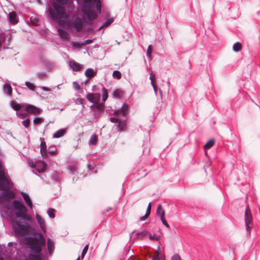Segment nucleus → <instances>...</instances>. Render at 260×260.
<instances>
[{
	"mask_svg": "<svg viewBox=\"0 0 260 260\" xmlns=\"http://www.w3.org/2000/svg\"><path fill=\"white\" fill-rule=\"evenodd\" d=\"M6 215L12 221V230L16 235H25L26 231L24 228L29 226L32 220L25 215L27 208L21 199L13 200L11 203L6 205Z\"/></svg>",
	"mask_w": 260,
	"mask_h": 260,
	"instance_id": "obj_1",
	"label": "nucleus"
},
{
	"mask_svg": "<svg viewBox=\"0 0 260 260\" xmlns=\"http://www.w3.org/2000/svg\"><path fill=\"white\" fill-rule=\"evenodd\" d=\"M62 0L59 1V3H56L55 5V10H52L51 6L52 2L51 0H49L46 3V11L48 18L53 22H58L62 18H65L67 14L64 11L65 8L67 11L73 12L75 11L76 7L71 0L64 1L62 3Z\"/></svg>",
	"mask_w": 260,
	"mask_h": 260,
	"instance_id": "obj_2",
	"label": "nucleus"
},
{
	"mask_svg": "<svg viewBox=\"0 0 260 260\" xmlns=\"http://www.w3.org/2000/svg\"><path fill=\"white\" fill-rule=\"evenodd\" d=\"M102 0H83L81 7L82 17L85 21H93L99 20V14L102 13L101 2Z\"/></svg>",
	"mask_w": 260,
	"mask_h": 260,
	"instance_id": "obj_3",
	"label": "nucleus"
},
{
	"mask_svg": "<svg viewBox=\"0 0 260 260\" xmlns=\"http://www.w3.org/2000/svg\"><path fill=\"white\" fill-rule=\"evenodd\" d=\"M27 256L24 258V260H48L47 255V248H43L41 246L29 247Z\"/></svg>",
	"mask_w": 260,
	"mask_h": 260,
	"instance_id": "obj_4",
	"label": "nucleus"
},
{
	"mask_svg": "<svg viewBox=\"0 0 260 260\" xmlns=\"http://www.w3.org/2000/svg\"><path fill=\"white\" fill-rule=\"evenodd\" d=\"M66 165V168L70 175L77 176L79 174V162L77 159L73 158H69L67 161Z\"/></svg>",
	"mask_w": 260,
	"mask_h": 260,
	"instance_id": "obj_5",
	"label": "nucleus"
},
{
	"mask_svg": "<svg viewBox=\"0 0 260 260\" xmlns=\"http://www.w3.org/2000/svg\"><path fill=\"white\" fill-rule=\"evenodd\" d=\"M43 160V159L42 158L34 161L32 159L29 158L28 159V164L31 168L35 169L39 174H41L46 170V167Z\"/></svg>",
	"mask_w": 260,
	"mask_h": 260,
	"instance_id": "obj_6",
	"label": "nucleus"
},
{
	"mask_svg": "<svg viewBox=\"0 0 260 260\" xmlns=\"http://www.w3.org/2000/svg\"><path fill=\"white\" fill-rule=\"evenodd\" d=\"M29 234L27 238L29 239L37 240L41 238L43 234L38 229L35 228H29Z\"/></svg>",
	"mask_w": 260,
	"mask_h": 260,
	"instance_id": "obj_7",
	"label": "nucleus"
},
{
	"mask_svg": "<svg viewBox=\"0 0 260 260\" xmlns=\"http://www.w3.org/2000/svg\"><path fill=\"white\" fill-rule=\"evenodd\" d=\"M105 111V106L103 104H98V107L94 109L93 111H90V113L96 119H99Z\"/></svg>",
	"mask_w": 260,
	"mask_h": 260,
	"instance_id": "obj_8",
	"label": "nucleus"
},
{
	"mask_svg": "<svg viewBox=\"0 0 260 260\" xmlns=\"http://www.w3.org/2000/svg\"><path fill=\"white\" fill-rule=\"evenodd\" d=\"M40 62L44 69L47 70L48 72L51 71L55 66L54 62L50 61L44 57H41Z\"/></svg>",
	"mask_w": 260,
	"mask_h": 260,
	"instance_id": "obj_9",
	"label": "nucleus"
},
{
	"mask_svg": "<svg viewBox=\"0 0 260 260\" xmlns=\"http://www.w3.org/2000/svg\"><path fill=\"white\" fill-rule=\"evenodd\" d=\"M24 109L28 112L34 114H40L42 112V110L41 108L30 104H25Z\"/></svg>",
	"mask_w": 260,
	"mask_h": 260,
	"instance_id": "obj_10",
	"label": "nucleus"
},
{
	"mask_svg": "<svg viewBox=\"0 0 260 260\" xmlns=\"http://www.w3.org/2000/svg\"><path fill=\"white\" fill-rule=\"evenodd\" d=\"M128 104L126 102H124L123 103L122 106L116 109L113 111V114H115L120 113L122 115L124 116L126 115L128 112Z\"/></svg>",
	"mask_w": 260,
	"mask_h": 260,
	"instance_id": "obj_11",
	"label": "nucleus"
},
{
	"mask_svg": "<svg viewBox=\"0 0 260 260\" xmlns=\"http://www.w3.org/2000/svg\"><path fill=\"white\" fill-rule=\"evenodd\" d=\"M28 240V239L26 238L24 241L25 243L27 244V245H26L27 249H29V247L30 246H41V247H42L43 248H46V240L44 238L43 235H42V237H41V238L37 240V241H39L40 242V244H36L34 245H32L31 243L27 242Z\"/></svg>",
	"mask_w": 260,
	"mask_h": 260,
	"instance_id": "obj_12",
	"label": "nucleus"
},
{
	"mask_svg": "<svg viewBox=\"0 0 260 260\" xmlns=\"http://www.w3.org/2000/svg\"><path fill=\"white\" fill-rule=\"evenodd\" d=\"M244 218L246 231L247 232H249L253 226L251 213L248 214H244Z\"/></svg>",
	"mask_w": 260,
	"mask_h": 260,
	"instance_id": "obj_13",
	"label": "nucleus"
},
{
	"mask_svg": "<svg viewBox=\"0 0 260 260\" xmlns=\"http://www.w3.org/2000/svg\"><path fill=\"white\" fill-rule=\"evenodd\" d=\"M8 20L12 25H16L19 22V18L17 15L14 12H10L7 16Z\"/></svg>",
	"mask_w": 260,
	"mask_h": 260,
	"instance_id": "obj_14",
	"label": "nucleus"
},
{
	"mask_svg": "<svg viewBox=\"0 0 260 260\" xmlns=\"http://www.w3.org/2000/svg\"><path fill=\"white\" fill-rule=\"evenodd\" d=\"M21 196L24 199L26 204L30 209H32L33 204L29 194L26 192L22 191L20 193Z\"/></svg>",
	"mask_w": 260,
	"mask_h": 260,
	"instance_id": "obj_15",
	"label": "nucleus"
},
{
	"mask_svg": "<svg viewBox=\"0 0 260 260\" xmlns=\"http://www.w3.org/2000/svg\"><path fill=\"white\" fill-rule=\"evenodd\" d=\"M116 129L118 131L122 132L126 131L127 126L126 120H120L118 123H116Z\"/></svg>",
	"mask_w": 260,
	"mask_h": 260,
	"instance_id": "obj_16",
	"label": "nucleus"
},
{
	"mask_svg": "<svg viewBox=\"0 0 260 260\" xmlns=\"http://www.w3.org/2000/svg\"><path fill=\"white\" fill-rule=\"evenodd\" d=\"M36 218L41 229L44 233H46V223L45 220L39 215L36 214Z\"/></svg>",
	"mask_w": 260,
	"mask_h": 260,
	"instance_id": "obj_17",
	"label": "nucleus"
},
{
	"mask_svg": "<svg viewBox=\"0 0 260 260\" xmlns=\"http://www.w3.org/2000/svg\"><path fill=\"white\" fill-rule=\"evenodd\" d=\"M69 67L74 72H79L82 69L83 64L74 61H69Z\"/></svg>",
	"mask_w": 260,
	"mask_h": 260,
	"instance_id": "obj_18",
	"label": "nucleus"
},
{
	"mask_svg": "<svg viewBox=\"0 0 260 260\" xmlns=\"http://www.w3.org/2000/svg\"><path fill=\"white\" fill-rule=\"evenodd\" d=\"M47 249L49 255H51L55 249L54 241L50 238H47Z\"/></svg>",
	"mask_w": 260,
	"mask_h": 260,
	"instance_id": "obj_19",
	"label": "nucleus"
},
{
	"mask_svg": "<svg viewBox=\"0 0 260 260\" xmlns=\"http://www.w3.org/2000/svg\"><path fill=\"white\" fill-rule=\"evenodd\" d=\"M111 94L113 99H120L123 96V92L120 88L113 89L111 92Z\"/></svg>",
	"mask_w": 260,
	"mask_h": 260,
	"instance_id": "obj_20",
	"label": "nucleus"
},
{
	"mask_svg": "<svg viewBox=\"0 0 260 260\" xmlns=\"http://www.w3.org/2000/svg\"><path fill=\"white\" fill-rule=\"evenodd\" d=\"M72 25L74 28H77V31H79L82 26L81 19L78 17L74 18L72 20Z\"/></svg>",
	"mask_w": 260,
	"mask_h": 260,
	"instance_id": "obj_21",
	"label": "nucleus"
},
{
	"mask_svg": "<svg viewBox=\"0 0 260 260\" xmlns=\"http://www.w3.org/2000/svg\"><path fill=\"white\" fill-rule=\"evenodd\" d=\"M40 140L41 141V144L40 145V153L42 155V158L44 160V158L45 157V154L47 152V145L45 142L43 143L42 142V140H44V138H40Z\"/></svg>",
	"mask_w": 260,
	"mask_h": 260,
	"instance_id": "obj_22",
	"label": "nucleus"
},
{
	"mask_svg": "<svg viewBox=\"0 0 260 260\" xmlns=\"http://www.w3.org/2000/svg\"><path fill=\"white\" fill-rule=\"evenodd\" d=\"M67 128H62L56 131L52 135L53 138H60L66 133Z\"/></svg>",
	"mask_w": 260,
	"mask_h": 260,
	"instance_id": "obj_23",
	"label": "nucleus"
},
{
	"mask_svg": "<svg viewBox=\"0 0 260 260\" xmlns=\"http://www.w3.org/2000/svg\"><path fill=\"white\" fill-rule=\"evenodd\" d=\"M156 215L159 216L160 218L165 217V211L161 204H159L157 205Z\"/></svg>",
	"mask_w": 260,
	"mask_h": 260,
	"instance_id": "obj_24",
	"label": "nucleus"
},
{
	"mask_svg": "<svg viewBox=\"0 0 260 260\" xmlns=\"http://www.w3.org/2000/svg\"><path fill=\"white\" fill-rule=\"evenodd\" d=\"M51 178L54 181L58 182L59 186H60L61 176L58 172L56 171H54V172L51 174Z\"/></svg>",
	"mask_w": 260,
	"mask_h": 260,
	"instance_id": "obj_25",
	"label": "nucleus"
},
{
	"mask_svg": "<svg viewBox=\"0 0 260 260\" xmlns=\"http://www.w3.org/2000/svg\"><path fill=\"white\" fill-rule=\"evenodd\" d=\"M215 140L214 138L210 139L208 140L206 143L204 145V149L205 154L206 155V149H210L212 148L214 145L215 144Z\"/></svg>",
	"mask_w": 260,
	"mask_h": 260,
	"instance_id": "obj_26",
	"label": "nucleus"
},
{
	"mask_svg": "<svg viewBox=\"0 0 260 260\" xmlns=\"http://www.w3.org/2000/svg\"><path fill=\"white\" fill-rule=\"evenodd\" d=\"M83 46L82 41H73L71 43V48L73 49L80 50Z\"/></svg>",
	"mask_w": 260,
	"mask_h": 260,
	"instance_id": "obj_27",
	"label": "nucleus"
},
{
	"mask_svg": "<svg viewBox=\"0 0 260 260\" xmlns=\"http://www.w3.org/2000/svg\"><path fill=\"white\" fill-rule=\"evenodd\" d=\"M4 91L8 95L12 93V88L10 83L6 82L3 86Z\"/></svg>",
	"mask_w": 260,
	"mask_h": 260,
	"instance_id": "obj_28",
	"label": "nucleus"
},
{
	"mask_svg": "<svg viewBox=\"0 0 260 260\" xmlns=\"http://www.w3.org/2000/svg\"><path fill=\"white\" fill-rule=\"evenodd\" d=\"M25 104L22 103H16L13 101H12L10 103V106L14 110L17 111L18 108L24 109Z\"/></svg>",
	"mask_w": 260,
	"mask_h": 260,
	"instance_id": "obj_29",
	"label": "nucleus"
},
{
	"mask_svg": "<svg viewBox=\"0 0 260 260\" xmlns=\"http://www.w3.org/2000/svg\"><path fill=\"white\" fill-rule=\"evenodd\" d=\"M102 104H103V105H104L105 104V103L106 102V101H107V100L108 99V96H109L108 90L105 87L103 86L102 88Z\"/></svg>",
	"mask_w": 260,
	"mask_h": 260,
	"instance_id": "obj_30",
	"label": "nucleus"
},
{
	"mask_svg": "<svg viewBox=\"0 0 260 260\" xmlns=\"http://www.w3.org/2000/svg\"><path fill=\"white\" fill-rule=\"evenodd\" d=\"M57 149L56 146L54 145L50 146L48 149L47 150V152L45 154V157L50 156L52 154L54 153L56 151Z\"/></svg>",
	"mask_w": 260,
	"mask_h": 260,
	"instance_id": "obj_31",
	"label": "nucleus"
},
{
	"mask_svg": "<svg viewBox=\"0 0 260 260\" xmlns=\"http://www.w3.org/2000/svg\"><path fill=\"white\" fill-rule=\"evenodd\" d=\"M98 141V135L94 133L90 137L88 144L89 145H95L97 143Z\"/></svg>",
	"mask_w": 260,
	"mask_h": 260,
	"instance_id": "obj_32",
	"label": "nucleus"
},
{
	"mask_svg": "<svg viewBox=\"0 0 260 260\" xmlns=\"http://www.w3.org/2000/svg\"><path fill=\"white\" fill-rule=\"evenodd\" d=\"M242 45L240 42L235 43L233 45V50L235 52H239L242 49Z\"/></svg>",
	"mask_w": 260,
	"mask_h": 260,
	"instance_id": "obj_33",
	"label": "nucleus"
},
{
	"mask_svg": "<svg viewBox=\"0 0 260 260\" xmlns=\"http://www.w3.org/2000/svg\"><path fill=\"white\" fill-rule=\"evenodd\" d=\"M95 73V70H94L92 68H87L85 71V76L87 78H89L93 76H94V74Z\"/></svg>",
	"mask_w": 260,
	"mask_h": 260,
	"instance_id": "obj_34",
	"label": "nucleus"
},
{
	"mask_svg": "<svg viewBox=\"0 0 260 260\" xmlns=\"http://www.w3.org/2000/svg\"><path fill=\"white\" fill-rule=\"evenodd\" d=\"M86 98L87 100L91 103H94L96 101H95V99L94 96V94L92 92H88L86 95Z\"/></svg>",
	"mask_w": 260,
	"mask_h": 260,
	"instance_id": "obj_35",
	"label": "nucleus"
},
{
	"mask_svg": "<svg viewBox=\"0 0 260 260\" xmlns=\"http://www.w3.org/2000/svg\"><path fill=\"white\" fill-rule=\"evenodd\" d=\"M56 212V210L52 208H49L48 209L47 211V213L49 217L51 218H54L55 217V213Z\"/></svg>",
	"mask_w": 260,
	"mask_h": 260,
	"instance_id": "obj_36",
	"label": "nucleus"
},
{
	"mask_svg": "<svg viewBox=\"0 0 260 260\" xmlns=\"http://www.w3.org/2000/svg\"><path fill=\"white\" fill-rule=\"evenodd\" d=\"M25 85L31 91H35L36 86L34 83L27 81L25 82Z\"/></svg>",
	"mask_w": 260,
	"mask_h": 260,
	"instance_id": "obj_37",
	"label": "nucleus"
},
{
	"mask_svg": "<svg viewBox=\"0 0 260 260\" xmlns=\"http://www.w3.org/2000/svg\"><path fill=\"white\" fill-rule=\"evenodd\" d=\"M112 76L114 79L119 80L121 78L122 74L120 71L115 70L112 73Z\"/></svg>",
	"mask_w": 260,
	"mask_h": 260,
	"instance_id": "obj_38",
	"label": "nucleus"
},
{
	"mask_svg": "<svg viewBox=\"0 0 260 260\" xmlns=\"http://www.w3.org/2000/svg\"><path fill=\"white\" fill-rule=\"evenodd\" d=\"M44 119L42 117L36 116L34 119L33 123L35 125H38L41 124Z\"/></svg>",
	"mask_w": 260,
	"mask_h": 260,
	"instance_id": "obj_39",
	"label": "nucleus"
},
{
	"mask_svg": "<svg viewBox=\"0 0 260 260\" xmlns=\"http://www.w3.org/2000/svg\"><path fill=\"white\" fill-rule=\"evenodd\" d=\"M149 232L146 230H143L141 232H138L137 233V236L141 239H142L143 237L146 236H148Z\"/></svg>",
	"mask_w": 260,
	"mask_h": 260,
	"instance_id": "obj_40",
	"label": "nucleus"
},
{
	"mask_svg": "<svg viewBox=\"0 0 260 260\" xmlns=\"http://www.w3.org/2000/svg\"><path fill=\"white\" fill-rule=\"evenodd\" d=\"M114 22V18L113 17H111L110 19L108 18L101 25V26L99 28V29L101 28L104 26H106L108 25H109L111 23H112Z\"/></svg>",
	"mask_w": 260,
	"mask_h": 260,
	"instance_id": "obj_41",
	"label": "nucleus"
},
{
	"mask_svg": "<svg viewBox=\"0 0 260 260\" xmlns=\"http://www.w3.org/2000/svg\"><path fill=\"white\" fill-rule=\"evenodd\" d=\"M148 236L149 239L150 240L158 241L160 239V236L156 235L155 234L152 235L151 233H149Z\"/></svg>",
	"mask_w": 260,
	"mask_h": 260,
	"instance_id": "obj_42",
	"label": "nucleus"
},
{
	"mask_svg": "<svg viewBox=\"0 0 260 260\" xmlns=\"http://www.w3.org/2000/svg\"><path fill=\"white\" fill-rule=\"evenodd\" d=\"M30 119L26 118L22 121V124L26 128H28L30 125Z\"/></svg>",
	"mask_w": 260,
	"mask_h": 260,
	"instance_id": "obj_43",
	"label": "nucleus"
},
{
	"mask_svg": "<svg viewBox=\"0 0 260 260\" xmlns=\"http://www.w3.org/2000/svg\"><path fill=\"white\" fill-rule=\"evenodd\" d=\"M6 40V35L5 34L0 32V47L5 42Z\"/></svg>",
	"mask_w": 260,
	"mask_h": 260,
	"instance_id": "obj_44",
	"label": "nucleus"
},
{
	"mask_svg": "<svg viewBox=\"0 0 260 260\" xmlns=\"http://www.w3.org/2000/svg\"><path fill=\"white\" fill-rule=\"evenodd\" d=\"M88 247H89V245L88 244L85 245V246L83 247V248L82 250L81 254V256L82 258H83L84 257L86 254L87 253L88 249Z\"/></svg>",
	"mask_w": 260,
	"mask_h": 260,
	"instance_id": "obj_45",
	"label": "nucleus"
},
{
	"mask_svg": "<svg viewBox=\"0 0 260 260\" xmlns=\"http://www.w3.org/2000/svg\"><path fill=\"white\" fill-rule=\"evenodd\" d=\"M85 99L83 98H77L76 99L74 100V101L75 103L77 105H83L84 104V103L85 102Z\"/></svg>",
	"mask_w": 260,
	"mask_h": 260,
	"instance_id": "obj_46",
	"label": "nucleus"
},
{
	"mask_svg": "<svg viewBox=\"0 0 260 260\" xmlns=\"http://www.w3.org/2000/svg\"><path fill=\"white\" fill-rule=\"evenodd\" d=\"M17 116L20 119H24L27 116V113L25 112H16Z\"/></svg>",
	"mask_w": 260,
	"mask_h": 260,
	"instance_id": "obj_47",
	"label": "nucleus"
},
{
	"mask_svg": "<svg viewBox=\"0 0 260 260\" xmlns=\"http://www.w3.org/2000/svg\"><path fill=\"white\" fill-rule=\"evenodd\" d=\"M38 77L40 79H43L47 77V73L45 72H41L38 73Z\"/></svg>",
	"mask_w": 260,
	"mask_h": 260,
	"instance_id": "obj_48",
	"label": "nucleus"
},
{
	"mask_svg": "<svg viewBox=\"0 0 260 260\" xmlns=\"http://www.w3.org/2000/svg\"><path fill=\"white\" fill-rule=\"evenodd\" d=\"M30 21L32 24L35 25H37L38 23L40 22V19L37 17H31L30 18Z\"/></svg>",
	"mask_w": 260,
	"mask_h": 260,
	"instance_id": "obj_49",
	"label": "nucleus"
},
{
	"mask_svg": "<svg viewBox=\"0 0 260 260\" xmlns=\"http://www.w3.org/2000/svg\"><path fill=\"white\" fill-rule=\"evenodd\" d=\"M73 87L76 91L81 90V87L77 81H74L73 82Z\"/></svg>",
	"mask_w": 260,
	"mask_h": 260,
	"instance_id": "obj_50",
	"label": "nucleus"
},
{
	"mask_svg": "<svg viewBox=\"0 0 260 260\" xmlns=\"http://www.w3.org/2000/svg\"><path fill=\"white\" fill-rule=\"evenodd\" d=\"M93 41V39H92L91 37L90 38L84 40V41H82L83 45H86L91 44Z\"/></svg>",
	"mask_w": 260,
	"mask_h": 260,
	"instance_id": "obj_51",
	"label": "nucleus"
},
{
	"mask_svg": "<svg viewBox=\"0 0 260 260\" xmlns=\"http://www.w3.org/2000/svg\"><path fill=\"white\" fill-rule=\"evenodd\" d=\"M89 21H85L86 28L90 31H93L94 30V27L92 26L89 23Z\"/></svg>",
	"mask_w": 260,
	"mask_h": 260,
	"instance_id": "obj_52",
	"label": "nucleus"
},
{
	"mask_svg": "<svg viewBox=\"0 0 260 260\" xmlns=\"http://www.w3.org/2000/svg\"><path fill=\"white\" fill-rule=\"evenodd\" d=\"M160 220L164 225H165L166 228H169L170 225L167 220L165 219V217L160 218Z\"/></svg>",
	"mask_w": 260,
	"mask_h": 260,
	"instance_id": "obj_53",
	"label": "nucleus"
},
{
	"mask_svg": "<svg viewBox=\"0 0 260 260\" xmlns=\"http://www.w3.org/2000/svg\"><path fill=\"white\" fill-rule=\"evenodd\" d=\"M171 260H182V259L179 254L175 253L172 256Z\"/></svg>",
	"mask_w": 260,
	"mask_h": 260,
	"instance_id": "obj_54",
	"label": "nucleus"
},
{
	"mask_svg": "<svg viewBox=\"0 0 260 260\" xmlns=\"http://www.w3.org/2000/svg\"><path fill=\"white\" fill-rule=\"evenodd\" d=\"M94 94V96L95 99V101H96L95 103H100L99 102L101 100V94L99 93H95Z\"/></svg>",
	"mask_w": 260,
	"mask_h": 260,
	"instance_id": "obj_55",
	"label": "nucleus"
},
{
	"mask_svg": "<svg viewBox=\"0 0 260 260\" xmlns=\"http://www.w3.org/2000/svg\"><path fill=\"white\" fill-rule=\"evenodd\" d=\"M120 118L118 117H116V116H114V117H110L109 118V120L112 122V123H115V122L116 121H119L120 120Z\"/></svg>",
	"mask_w": 260,
	"mask_h": 260,
	"instance_id": "obj_56",
	"label": "nucleus"
},
{
	"mask_svg": "<svg viewBox=\"0 0 260 260\" xmlns=\"http://www.w3.org/2000/svg\"><path fill=\"white\" fill-rule=\"evenodd\" d=\"M151 81V82H150L151 85L152 86L155 94L157 95V88L158 87H157L155 85V83L154 82V81L152 80V81Z\"/></svg>",
	"mask_w": 260,
	"mask_h": 260,
	"instance_id": "obj_57",
	"label": "nucleus"
},
{
	"mask_svg": "<svg viewBox=\"0 0 260 260\" xmlns=\"http://www.w3.org/2000/svg\"><path fill=\"white\" fill-rule=\"evenodd\" d=\"M94 167H95V165H94L93 166L91 164H87V168H88V171L90 172L91 173H92V170H94Z\"/></svg>",
	"mask_w": 260,
	"mask_h": 260,
	"instance_id": "obj_58",
	"label": "nucleus"
},
{
	"mask_svg": "<svg viewBox=\"0 0 260 260\" xmlns=\"http://www.w3.org/2000/svg\"><path fill=\"white\" fill-rule=\"evenodd\" d=\"M148 214H147V213H145V214L144 216H142V217H141L140 220H138V221H145L148 218Z\"/></svg>",
	"mask_w": 260,
	"mask_h": 260,
	"instance_id": "obj_59",
	"label": "nucleus"
},
{
	"mask_svg": "<svg viewBox=\"0 0 260 260\" xmlns=\"http://www.w3.org/2000/svg\"><path fill=\"white\" fill-rule=\"evenodd\" d=\"M93 105H91V106H89L91 110L90 111H93V110L94 109H96V107H98V103H92Z\"/></svg>",
	"mask_w": 260,
	"mask_h": 260,
	"instance_id": "obj_60",
	"label": "nucleus"
},
{
	"mask_svg": "<svg viewBox=\"0 0 260 260\" xmlns=\"http://www.w3.org/2000/svg\"><path fill=\"white\" fill-rule=\"evenodd\" d=\"M251 210H250V207L248 205H247L246 207V208H245V214H249V213H251Z\"/></svg>",
	"mask_w": 260,
	"mask_h": 260,
	"instance_id": "obj_61",
	"label": "nucleus"
},
{
	"mask_svg": "<svg viewBox=\"0 0 260 260\" xmlns=\"http://www.w3.org/2000/svg\"><path fill=\"white\" fill-rule=\"evenodd\" d=\"M100 88L99 86L96 85H94L92 87V91L95 92L96 91L99 90Z\"/></svg>",
	"mask_w": 260,
	"mask_h": 260,
	"instance_id": "obj_62",
	"label": "nucleus"
},
{
	"mask_svg": "<svg viewBox=\"0 0 260 260\" xmlns=\"http://www.w3.org/2000/svg\"><path fill=\"white\" fill-rule=\"evenodd\" d=\"M146 56L149 60L152 59V57L151 55L150 51L149 50H147L146 52Z\"/></svg>",
	"mask_w": 260,
	"mask_h": 260,
	"instance_id": "obj_63",
	"label": "nucleus"
},
{
	"mask_svg": "<svg viewBox=\"0 0 260 260\" xmlns=\"http://www.w3.org/2000/svg\"><path fill=\"white\" fill-rule=\"evenodd\" d=\"M146 56L149 60L152 59V57L151 55L150 51L149 50H147L146 52Z\"/></svg>",
	"mask_w": 260,
	"mask_h": 260,
	"instance_id": "obj_64",
	"label": "nucleus"
}]
</instances>
